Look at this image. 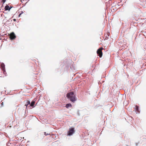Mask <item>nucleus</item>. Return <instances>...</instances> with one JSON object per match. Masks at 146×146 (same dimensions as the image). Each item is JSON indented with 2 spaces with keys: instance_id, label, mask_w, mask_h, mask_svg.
I'll return each mask as SVG.
<instances>
[{
  "instance_id": "f257e3e1",
  "label": "nucleus",
  "mask_w": 146,
  "mask_h": 146,
  "mask_svg": "<svg viewBox=\"0 0 146 146\" xmlns=\"http://www.w3.org/2000/svg\"><path fill=\"white\" fill-rule=\"evenodd\" d=\"M66 96L68 99L73 102H74L76 100L75 95L73 92H72L68 93Z\"/></svg>"
},
{
  "instance_id": "f03ea898",
  "label": "nucleus",
  "mask_w": 146,
  "mask_h": 146,
  "mask_svg": "<svg viewBox=\"0 0 146 146\" xmlns=\"http://www.w3.org/2000/svg\"><path fill=\"white\" fill-rule=\"evenodd\" d=\"M104 48H103L101 47L99 48L97 50V53L100 58L102 57V56L103 53L102 50Z\"/></svg>"
},
{
  "instance_id": "7ed1b4c3",
  "label": "nucleus",
  "mask_w": 146,
  "mask_h": 146,
  "mask_svg": "<svg viewBox=\"0 0 146 146\" xmlns=\"http://www.w3.org/2000/svg\"><path fill=\"white\" fill-rule=\"evenodd\" d=\"M75 131L74 128H71L69 129V131L68 132L67 135L71 136L74 133Z\"/></svg>"
},
{
  "instance_id": "20e7f679",
  "label": "nucleus",
  "mask_w": 146,
  "mask_h": 146,
  "mask_svg": "<svg viewBox=\"0 0 146 146\" xmlns=\"http://www.w3.org/2000/svg\"><path fill=\"white\" fill-rule=\"evenodd\" d=\"M9 36L11 40H13L16 38V36L15 34L13 32L12 33L10 34Z\"/></svg>"
},
{
  "instance_id": "39448f33",
  "label": "nucleus",
  "mask_w": 146,
  "mask_h": 146,
  "mask_svg": "<svg viewBox=\"0 0 146 146\" xmlns=\"http://www.w3.org/2000/svg\"><path fill=\"white\" fill-rule=\"evenodd\" d=\"M72 106V105L70 103L67 104L66 105V107L67 108H68L70 107H71Z\"/></svg>"
},
{
  "instance_id": "423d86ee",
  "label": "nucleus",
  "mask_w": 146,
  "mask_h": 146,
  "mask_svg": "<svg viewBox=\"0 0 146 146\" xmlns=\"http://www.w3.org/2000/svg\"><path fill=\"white\" fill-rule=\"evenodd\" d=\"M11 8L8 5H6L5 6V10H10Z\"/></svg>"
},
{
  "instance_id": "0eeeda50",
  "label": "nucleus",
  "mask_w": 146,
  "mask_h": 146,
  "mask_svg": "<svg viewBox=\"0 0 146 146\" xmlns=\"http://www.w3.org/2000/svg\"><path fill=\"white\" fill-rule=\"evenodd\" d=\"M35 102L33 101H32L31 103V106H33L35 105Z\"/></svg>"
},
{
  "instance_id": "6e6552de",
  "label": "nucleus",
  "mask_w": 146,
  "mask_h": 146,
  "mask_svg": "<svg viewBox=\"0 0 146 146\" xmlns=\"http://www.w3.org/2000/svg\"><path fill=\"white\" fill-rule=\"evenodd\" d=\"M1 67H2V70H4V69H5V65L4 64H1Z\"/></svg>"
},
{
  "instance_id": "1a4fd4ad",
  "label": "nucleus",
  "mask_w": 146,
  "mask_h": 146,
  "mask_svg": "<svg viewBox=\"0 0 146 146\" xmlns=\"http://www.w3.org/2000/svg\"><path fill=\"white\" fill-rule=\"evenodd\" d=\"M135 110L137 112L139 111V107L137 106H136V108H135Z\"/></svg>"
},
{
  "instance_id": "9d476101",
  "label": "nucleus",
  "mask_w": 146,
  "mask_h": 146,
  "mask_svg": "<svg viewBox=\"0 0 146 146\" xmlns=\"http://www.w3.org/2000/svg\"><path fill=\"white\" fill-rule=\"evenodd\" d=\"M27 103L28 105L30 104V102L28 100L27 101Z\"/></svg>"
},
{
  "instance_id": "9b49d317",
  "label": "nucleus",
  "mask_w": 146,
  "mask_h": 146,
  "mask_svg": "<svg viewBox=\"0 0 146 146\" xmlns=\"http://www.w3.org/2000/svg\"><path fill=\"white\" fill-rule=\"evenodd\" d=\"M3 73L5 74V73L6 72L5 70V69H4V70H3Z\"/></svg>"
},
{
  "instance_id": "f8f14e48",
  "label": "nucleus",
  "mask_w": 146,
  "mask_h": 146,
  "mask_svg": "<svg viewBox=\"0 0 146 146\" xmlns=\"http://www.w3.org/2000/svg\"><path fill=\"white\" fill-rule=\"evenodd\" d=\"M44 135L46 136V135H48L49 134H48V133L46 134V132H44Z\"/></svg>"
},
{
  "instance_id": "ddd939ff",
  "label": "nucleus",
  "mask_w": 146,
  "mask_h": 146,
  "mask_svg": "<svg viewBox=\"0 0 146 146\" xmlns=\"http://www.w3.org/2000/svg\"><path fill=\"white\" fill-rule=\"evenodd\" d=\"M3 1V4L5 2V1H6L3 0V1Z\"/></svg>"
},
{
  "instance_id": "4468645a",
  "label": "nucleus",
  "mask_w": 146,
  "mask_h": 146,
  "mask_svg": "<svg viewBox=\"0 0 146 146\" xmlns=\"http://www.w3.org/2000/svg\"><path fill=\"white\" fill-rule=\"evenodd\" d=\"M28 105L27 104H25V106H26V108H27Z\"/></svg>"
},
{
  "instance_id": "2eb2a0df",
  "label": "nucleus",
  "mask_w": 146,
  "mask_h": 146,
  "mask_svg": "<svg viewBox=\"0 0 146 146\" xmlns=\"http://www.w3.org/2000/svg\"><path fill=\"white\" fill-rule=\"evenodd\" d=\"M16 19H13V21H16Z\"/></svg>"
},
{
  "instance_id": "dca6fc26",
  "label": "nucleus",
  "mask_w": 146,
  "mask_h": 146,
  "mask_svg": "<svg viewBox=\"0 0 146 146\" xmlns=\"http://www.w3.org/2000/svg\"><path fill=\"white\" fill-rule=\"evenodd\" d=\"M21 14H20L19 15V17H20V16H21Z\"/></svg>"
},
{
  "instance_id": "f3484780",
  "label": "nucleus",
  "mask_w": 146,
  "mask_h": 146,
  "mask_svg": "<svg viewBox=\"0 0 146 146\" xmlns=\"http://www.w3.org/2000/svg\"><path fill=\"white\" fill-rule=\"evenodd\" d=\"M1 104H2V105H3V102H2L1 103Z\"/></svg>"
}]
</instances>
